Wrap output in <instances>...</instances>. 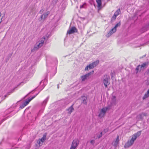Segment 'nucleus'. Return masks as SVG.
<instances>
[{"instance_id":"f257e3e1","label":"nucleus","mask_w":149,"mask_h":149,"mask_svg":"<svg viewBox=\"0 0 149 149\" xmlns=\"http://www.w3.org/2000/svg\"><path fill=\"white\" fill-rule=\"evenodd\" d=\"M141 131H140L134 134L132 136V138L130 140H128L127 142L125 143V148H128L131 146L134 143L135 140L137 137H139L141 134Z\"/></svg>"},{"instance_id":"4c0bfd02","label":"nucleus","mask_w":149,"mask_h":149,"mask_svg":"<svg viewBox=\"0 0 149 149\" xmlns=\"http://www.w3.org/2000/svg\"><path fill=\"white\" fill-rule=\"evenodd\" d=\"M70 149H76V148L73 146H71L70 147Z\"/></svg>"},{"instance_id":"20e7f679","label":"nucleus","mask_w":149,"mask_h":149,"mask_svg":"<svg viewBox=\"0 0 149 149\" xmlns=\"http://www.w3.org/2000/svg\"><path fill=\"white\" fill-rule=\"evenodd\" d=\"M147 114V113L143 112L139 114L136 116V119L138 121L141 120L143 119V117L145 116H146Z\"/></svg>"},{"instance_id":"393cba45","label":"nucleus","mask_w":149,"mask_h":149,"mask_svg":"<svg viewBox=\"0 0 149 149\" xmlns=\"http://www.w3.org/2000/svg\"><path fill=\"white\" fill-rule=\"evenodd\" d=\"M15 88H14L10 92H8V93H7V95H10V94L11 93H12L14 91L15 89Z\"/></svg>"},{"instance_id":"c9c22d12","label":"nucleus","mask_w":149,"mask_h":149,"mask_svg":"<svg viewBox=\"0 0 149 149\" xmlns=\"http://www.w3.org/2000/svg\"><path fill=\"white\" fill-rule=\"evenodd\" d=\"M44 11V10L43 9H42L40 10L39 12V13L40 14H42L43 12Z\"/></svg>"},{"instance_id":"a19ab883","label":"nucleus","mask_w":149,"mask_h":149,"mask_svg":"<svg viewBox=\"0 0 149 149\" xmlns=\"http://www.w3.org/2000/svg\"><path fill=\"white\" fill-rule=\"evenodd\" d=\"M147 72L148 73H149V68L147 70Z\"/></svg>"},{"instance_id":"f704fd0d","label":"nucleus","mask_w":149,"mask_h":149,"mask_svg":"<svg viewBox=\"0 0 149 149\" xmlns=\"http://www.w3.org/2000/svg\"><path fill=\"white\" fill-rule=\"evenodd\" d=\"M88 65L85 68V71H86V70H88Z\"/></svg>"},{"instance_id":"58836bf2","label":"nucleus","mask_w":149,"mask_h":149,"mask_svg":"<svg viewBox=\"0 0 149 149\" xmlns=\"http://www.w3.org/2000/svg\"><path fill=\"white\" fill-rule=\"evenodd\" d=\"M7 95H8L6 94V95H5L3 97V98H4V99H5L6 98V97H7Z\"/></svg>"},{"instance_id":"4be33fe9","label":"nucleus","mask_w":149,"mask_h":149,"mask_svg":"<svg viewBox=\"0 0 149 149\" xmlns=\"http://www.w3.org/2000/svg\"><path fill=\"white\" fill-rule=\"evenodd\" d=\"M121 23L120 21L119 22L117 23L115 26L114 27V29H116V28L120 26L121 25Z\"/></svg>"},{"instance_id":"8fccbe9b","label":"nucleus","mask_w":149,"mask_h":149,"mask_svg":"<svg viewBox=\"0 0 149 149\" xmlns=\"http://www.w3.org/2000/svg\"><path fill=\"white\" fill-rule=\"evenodd\" d=\"M148 26H149V22L148 23Z\"/></svg>"},{"instance_id":"4468645a","label":"nucleus","mask_w":149,"mask_h":149,"mask_svg":"<svg viewBox=\"0 0 149 149\" xmlns=\"http://www.w3.org/2000/svg\"><path fill=\"white\" fill-rule=\"evenodd\" d=\"M119 136L118 135L117 136V138L116 139V140L114 142V143L113 144L114 146H115L116 147L117 146L118 144L119 141Z\"/></svg>"},{"instance_id":"f8f14e48","label":"nucleus","mask_w":149,"mask_h":149,"mask_svg":"<svg viewBox=\"0 0 149 149\" xmlns=\"http://www.w3.org/2000/svg\"><path fill=\"white\" fill-rule=\"evenodd\" d=\"M39 93V92L36 95L32 97L31 98L28 100H26L24 103L26 105H27L30 101H31L32 99L34 98L38 95Z\"/></svg>"},{"instance_id":"6e6552de","label":"nucleus","mask_w":149,"mask_h":149,"mask_svg":"<svg viewBox=\"0 0 149 149\" xmlns=\"http://www.w3.org/2000/svg\"><path fill=\"white\" fill-rule=\"evenodd\" d=\"M50 12L49 11H47L46 12L44 13L42 15L40 16V20L42 19H45L46 18L48 15L49 14Z\"/></svg>"},{"instance_id":"aec40b11","label":"nucleus","mask_w":149,"mask_h":149,"mask_svg":"<svg viewBox=\"0 0 149 149\" xmlns=\"http://www.w3.org/2000/svg\"><path fill=\"white\" fill-rule=\"evenodd\" d=\"M116 102V97L114 96L112 99V103L114 104H115Z\"/></svg>"},{"instance_id":"79ce46f5","label":"nucleus","mask_w":149,"mask_h":149,"mask_svg":"<svg viewBox=\"0 0 149 149\" xmlns=\"http://www.w3.org/2000/svg\"><path fill=\"white\" fill-rule=\"evenodd\" d=\"M22 104H23V105L24 106V107H25V106H26V104L24 103H23Z\"/></svg>"},{"instance_id":"473e14b6","label":"nucleus","mask_w":149,"mask_h":149,"mask_svg":"<svg viewBox=\"0 0 149 149\" xmlns=\"http://www.w3.org/2000/svg\"><path fill=\"white\" fill-rule=\"evenodd\" d=\"M6 120V119H3L0 122V125L4 121H5Z\"/></svg>"},{"instance_id":"2f4dec72","label":"nucleus","mask_w":149,"mask_h":149,"mask_svg":"<svg viewBox=\"0 0 149 149\" xmlns=\"http://www.w3.org/2000/svg\"><path fill=\"white\" fill-rule=\"evenodd\" d=\"M90 142L91 144H92L93 145L95 143V141L94 140H92L90 141Z\"/></svg>"},{"instance_id":"c85d7f7f","label":"nucleus","mask_w":149,"mask_h":149,"mask_svg":"<svg viewBox=\"0 0 149 149\" xmlns=\"http://www.w3.org/2000/svg\"><path fill=\"white\" fill-rule=\"evenodd\" d=\"M113 33L110 31L108 33L107 35L108 37H109L111 36Z\"/></svg>"},{"instance_id":"603ef678","label":"nucleus","mask_w":149,"mask_h":149,"mask_svg":"<svg viewBox=\"0 0 149 149\" xmlns=\"http://www.w3.org/2000/svg\"><path fill=\"white\" fill-rule=\"evenodd\" d=\"M20 85V84H19L18 85V86L19 85Z\"/></svg>"},{"instance_id":"09e8293b","label":"nucleus","mask_w":149,"mask_h":149,"mask_svg":"<svg viewBox=\"0 0 149 149\" xmlns=\"http://www.w3.org/2000/svg\"><path fill=\"white\" fill-rule=\"evenodd\" d=\"M74 1H77V0H74Z\"/></svg>"},{"instance_id":"c03bdc74","label":"nucleus","mask_w":149,"mask_h":149,"mask_svg":"<svg viewBox=\"0 0 149 149\" xmlns=\"http://www.w3.org/2000/svg\"><path fill=\"white\" fill-rule=\"evenodd\" d=\"M35 89L34 90H33L31 92H30V93H29L28 94H30V93H31L33 91H35Z\"/></svg>"},{"instance_id":"423d86ee","label":"nucleus","mask_w":149,"mask_h":149,"mask_svg":"<svg viewBox=\"0 0 149 149\" xmlns=\"http://www.w3.org/2000/svg\"><path fill=\"white\" fill-rule=\"evenodd\" d=\"M99 61H96L93 62L92 63L88 65V67L89 69H93L97 65Z\"/></svg>"},{"instance_id":"9d476101","label":"nucleus","mask_w":149,"mask_h":149,"mask_svg":"<svg viewBox=\"0 0 149 149\" xmlns=\"http://www.w3.org/2000/svg\"><path fill=\"white\" fill-rule=\"evenodd\" d=\"M106 112V111L105 110V109L102 108L100 110V113L98 115L99 117L100 118L103 117L105 115Z\"/></svg>"},{"instance_id":"412c9836","label":"nucleus","mask_w":149,"mask_h":149,"mask_svg":"<svg viewBox=\"0 0 149 149\" xmlns=\"http://www.w3.org/2000/svg\"><path fill=\"white\" fill-rule=\"evenodd\" d=\"M120 9H118V10H116V12H115V13H114V15H116V17L117 16H118V15H119V13H120Z\"/></svg>"},{"instance_id":"6ab92c4d","label":"nucleus","mask_w":149,"mask_h":149,"mask_svg":"<svg viewBox=\"0 0 149 149\" xmlns=\"http://www.w3.org/2000/svg\"><path fill=\"white\" fill-rule=\"evenodd\" d=\"M149 97V94H148V93H146L144 95V96L143 97V100H145L146 98H148Z\"/></svg>"},{"instance_id":"c756f323","label":"nucleus","mask_w":149,"mask_h":149,"mask_svg":"<svg viewBox=\"0 0 149 149\" xmlns=\"http://www.w3.org/2000/svg\"><path fill=\"white\" fill-rule=\"evenodd\" d=\"M86 3H84L83 5H81L80 6V8H85V7H84V6H86Z\"/></svg>"},{"instance_id":"f3484780","label":"nucleus","mask_w":149,"mask_h":149,"mask_svg":"<svg viewBox=\"0 0 149 149\" xmlns=\"http://www.w3.org/2000/svg\"><path fill=\"white\" fill-rule=\"evenodd\" d=\"M96 1L97 4V6L98 7H100L102 5V2L101 0H96Z\"/></svg>"},{"instance_id":"a878e982","label":"nucleus","mask_w":149,"mask_h":149,"mask_svg":"<svg viewBox=\"0 0 149 149\" xmlns=\"http://www.w3.org/2000/svg\"><path fill=\"white\" fill-rule=\"evenodd\" d=\"M147 30L146 28L145 27H143L141 29V31L142 32H144Z\"/></svg>"},{"instance_id":"cd10ccee","label":"nucleus","mask_w":149,"mask_h":149,"mask_svg":"<svg viewBox=\"0 0 149 149\" xmlns=\"http://www.w3.org/2000/svg\"><path fill=\"white\" fill-rule=\"evenodd\" d=\"M102 136V132H101V133L98 135H97V137L98 139L100 138Z\"/></svg>"},{"instance_id":"e433bc0d","label":"nucleus","mask_w":149,"mask_h":149,"mask_svg":"<svg viewBox=\"0 0 149 149\" xmlns=\"http://www.w3.org/2000/svg\"><path fill=\"white\" fill-rule=\"evenodd\" d=\"M24 106L23 104H22V105H21L20 106V108L21 109H22L24 107Z\"/></svg>"},{"instance_id":"ea45409f","label":"nucleus","mask_w":149,"mask_h":149,"mask_svg":"<svg viewBox=\"0 0 149 149\" xmlns=\"http://www.w3.org/2000/svg\"><path fill=\"white\" fill-rule=\"evenodd\" d=\"M54 1L53 2L54 3H56L57 2L58 0H54Z\"/></svg>"},{"instance_id":"de8ad7c7","label":"nucleus","mask_w":149,"mask_h":149,"mask_svg":"<svg viewBox=\"0 0 149 149\" xmlns=\"http://www.w3.org/2000/svg\"><path fill=\"white\" fill-rule=\"evenodd\" d=\"M57 88H59V86H58V85Z\"/></svg>"},{"instance_id":"7c9ffc66","label":"nucleus","mask_w":149,"mask_h":149,"mask_svg":"<svg viewBox=\"0 0 149 149\" xmlns=\"http://www.w3.org/2000/svg\"><path fill=\"white\" fill-rule=\"evenodd\" d=\"M110 31L113 33H114L116 32V29H114V27Z\"/></svg>"},{"instance_id":"1a4fd4ad","label":"nucleus","mask_w":149,"mask_h":149,"mask_svg":"<svg viewBox=\"0 0 149 149\" xmlns=\"http://www.w3.org/2000/svg\"><path fill=\"white\" fill-rule=\"evenodd\" d=\"M149 65L148 62H146L143 63L141 65H140V71H141V69H146L147 68Z\"/></svg>"},{"instance_id":"f03ea898","label":"nucleus","mask_w":149,"mask_h":149,"mask_svg":"<svg viewBox=\"0 0 149 149\" xmlns=\"http://www.w3.org/2000/svg\"><path fill=\"white\" fill-rule=\"evenodd\" d=\"M103 82L106 88L107 87V86L110 84L109 82L110 77L109 75H105L102 78Z\"/></svg>"},{"instance_id":"b1692460","label":"nucleus","mask_w":149,"mask_h":149,"mask_svg":"<svg viewBox=\"0 0 149 149\" xmlns=\"http://www.w3.org/2000/svg\"><path fill=\"white\" fill-rule=\"evenodd\" d=\"M37 143L39 145V146H41L42 145L43 142H41V141L39 139Z\"/></svg>"},{"instance_id":"2eb2a0df","label":"nucleus","mask_w":149,"mask_h":149,"mask_svg":"<svg viewBox=\"0 0 149 149\" xmlns=\"http://www.w3.org/2000/svg\"><path fill=\"white\" fill-rule=\"evenodd\" d=\"M82 100L83 101L82 102V103L86 104H87V102H86V100L87 99V98L85 96H82Z\"/></svg>"},{"instance_id":"72a5a7b5","label":"nucleus","mask_w":149,"mask_h":149,"mask_svg":"<svg viewBox=\"0 0 149 149\" xmlns=\"http://www.w3.org/2000/svg\"><path fill=\"white\" fill-rule=\"evenodd\" d=\"M116 17L114 15L112 17V19H113L114 20L116 18Z\"/></svg>"},{"instance_id":"7ed1b4c3","label":"nucleus","mask_w":149,"mask_h":149,"mask_svg":"<svg viewBox=\"0 0 149 149\" xmlns=\"http://www.w3.org/2000/svg\"><path fill=\"white\" fill-rule=\"evenodd\" d=\"M94 72V71L93 70L92 71L86 74L85 75L82 76L81 77V79L82 81H85L86 79H88L90 76L91 74H93Z\"/></svg>"},{"instance_id":"37998d69","label":"nucleus","mask_w":149,"mask_h":149,"mask_svg":"<svg viewBox=\"0 0 149 149\" xmlns=\"http://www.w3.org/2000/svg\"><path fill=\"white\" fill-rule=\"evenodd\" d=\"M146 93H148V94H149V89L148 90Z\"/></svg>"},{"instance_id":"ddd939ff","label":"nucleus","mask_w":149,"mask_h":149,"mask_svg":"<svg viewBox=\"0 0 149 149\" xmlns=\"http://www.w3.org/2000/svg\"><path fill=\"white\" fill-rule=\"evenodd\" d=\"M74 104H73L68 109H67L68 111V113L70 114H71V113L74 111V109L73 107V106Z\"/></svg>"},{"instance_id":"a211bd4d","label":"nucleus","mask_w":149,"mask_h":149,"mask_svg":"<svg viewBox=\"0 0 149 149\" xmlns=\"http://www.w3.org/2000/svg\"><path fill=\"white\" fill-rule=\"evenodd\" d=\"M49 97H48L46 99H45L43 102L42 103V105L45 106L47 104L48 101V100Z\"/></svg>"},{"instance_id":"9b49d317","label":"nucleus","mask_w":149,"mask_h":149,"mask_svg":"<svg viewBox=\"0 0 149 149\" xmlns=\"http://www.w3.org/2000/svg\"><path fill=\"white\" fill-rule=\"evenodd\" d=\"M44 42V40H41L40 41V42L39 44L37 45V47H36V46H35L34 47V49H38L39 47H41L43 44Z\"/></svg>"},{"instance_id":"49530a36","label":"nucleus","mask_w":149,"mask_h":149,"mask_svg":"<svg viewBox=\"0 0 149 149\" xmlns=\"http://www.w3.org/2000/svg\"><path fill=\"white\" fill-rule=\"evenodd\" d=\"M43 39L44 40H45L46 39V38L45 37H44Z\"/></svg>"},{"instance_id":"3c124183","label":"nucleus","mask_w":149,"mask_h":149,"mask_svg":"<svg viewBox=\"0 0 149 149\" xmlns=\"http://www.w3.org/2000/svg\"><path fill=\"white\" fill-rule=\"evenodd\" d=\"M104 130L105 131V132H106V131H105V130Z\"/></svg>"},{"instance_id":"0eeeda50","label":"nucleus","mask_w":149,"mask_h":149,"mask_svg":"<svg viewBox=\"0 0 149 149\" xmlns=\"http://www.w3.org/2000/svg\"><path fill=\"white\" fill-rule=\"evenodd\" d=\"M77 32V29L75 27H73L68 31L67 34H70Z\"/></svg>"},{"instance_id":"39448f33","label":"nucleus","mask_w":149,"mask_h":149,"mask_svg":"<svg viewBox=\"0 0 149 149\" xmlns=\"http://www.w3.org/2000/svg\"><path fill=\"white\" fill-rule=\"evenodd\" d=\"M79 141L78 139H74L72 141L71 146L77 148V147L79 144Z\"/></svg>"},{"instance_id":"bb28decb","label":"nucleus","mask_w":149,"mask_h":149,"mask_svg":"<svg viewBox=\"0 0 149 149\" xmlns=\"http://www.w3.org/2000/svg\"><path fill=\"white\" fill-rule=\"evenodd\" d=\"M111 107L110 106H108L106 108H104L105 109V110L107 111V110H109L111 109Z\"/></svg>"},{"instance_id":"dca6fc26","label":"nucleus","mask_w":149,"mask_h":149,"mask_svg":"<svg viewBox=\"0 0 149 149\" xmlns=\"http://www.w3.org/2000/svg\"><path fill=\"white\" fill-rule=\"evenodd\" d=\"M46 134H43V137L39 139L41 141V142H44L46 139Z\"/></svg>"},{"instance_id":"5701e85b","label":"nucleus","mask_w":149,"mask_h":149,"mask_svg":"<svg viewBox=\"0 0 149 149\" xmlns=\"http://www.w3.org/2000/svg\"><path fill=\"white\" fill-rule=\"evenodd\" d=\"M139 68L140 69V65H139L137 66L135 69L136 73H137L139 72Z\"/></svg>"},{"instance_id":"a18cd8bd","label":"nucleus","mask_w":149,"mask_h":149,"mask_svg":"<svg viewBox=\"0 0 149 149\" xmlns=\"http://www.w3.org/2000/svg\"><path fill=\"white\" fill-rule=\"evenodd\" d=\"M2 100H5V99H4V98H3V97H2Z\"/></svg>"}]
</instances>
